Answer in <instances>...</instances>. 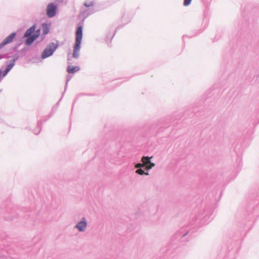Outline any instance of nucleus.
<instances>
[{
    "label": "nucleus",
    "mask_w": 259,
    "mask_h": 259,
    "mask_svg": "<svg viewBox=\"0 0 259 259\" xmlns=\"http://www.w3.org/2000/svg\"><path fill=\"white\" fill-rule=\"evenodd\" d=\"M59 45L53 42H50L41 53L40 58L41 59H46L53 55L56 50L58 49Z\"/></svg>",
    "instance_id": "obj_7"
},
{
    "label": "nucleus",
    "mask_w": 259,
    "mask_h": 259,
    "mask_svg": "<svg viewBox=\"0 0 259 259\" xmlns=\"http://www.w3.org/2000/svg\"><path fill=\"white\" fill-rule=\"evenodd\" d=\"M80 70L79 66L68 65L67 67V71L69 74H73Z\"/></svg>",
    "instance_id": "obj_17"
},
{
    "label": "nucleus",
    "mask_w": 259,
    "mask_h": 259,
    "mask_svg": "<svg viewBox=\"0 0 259 259\" xmlns=\"http://www.w3.org/2000/svg\"><path fill=\"white\" fill-rule=\"evenodd\" d=\"M95 4L96 3L94 1H92L90 3H89L88 1H85L83 5L84 6V7L87 8H90L91 7L94 6L95 5Z\"/></svg>",
    "instance_id": "obj_26"
},
{
    "label": "nucleus",
    "mask_w": 259,
    "mask_h": 259,
    "mask_svg": "<svg viewBox=\"0 0 259 259\" xmlns=\"http://www.w3.org/2000/svg\"><path fill=\"white\" fill-rule=\"evenodd\" d=\"M17 32H13L10 33L6 38H5L2 42L0 43V50L3 49L6 45L12 42L16 38Z\"/></svg>",
    "instance_id": "obj_12"
},
{
    "label": "nucleus",
    "mask_w": 259,
    "mask_h": 259,
    "mask_svg": "<svg viewBox=\"0 0 259 259\" xmlns=\"http://www.w3.org/2000/svg\"><path fill=\"white\" fill-rule=\"evenodd\" d=\"M214 208L212 205L205 206V208L198 212V215L193 217L187 226L181 228L176 231L170 238L171 243L179 242L180 243L188 242L191 240L193 237V230L198 228L202 221H207L213 214Z\"/></svg>",
    "instance_id": "obj_1"
},
{
    "label": "nucleus",
    "mask_w": 259,
    "mask_h": 259,
    "mask_svg": "<svg viewBox=\"0 0 259 259\" xmlns=\"http://www.w3.org/2000/svg\"><path fill=\"white\" fill-rule=\"evenodd\" d=\"M30 46H31L25 45V46L23 49L19 51V53L22 57L25 56L26 55L27 52L30 50Z\"/></svg>",
    "instance_id": "obj_21"
},
{
    "label": "nucleus",
    "mask_w": 259,
    "mask_h": 259,
    "mask_svg": "<svg viewBox=\"0 0 259 259\" xmlns=\"http://www.w3.org/2000/svg\"><path fill=\"white\" fill-rule=\"evenodd\" d=\"M130 221L131 220L128 217L124 216L122 218L120 219V223L126 228V234L125 235H126L127 238L131 237L132 234H131V232L134 229L133 224L132 223H128V222Z\"/></svg>",
    "instance_id": "obj_10"
},
{
    "label": "nucleus",
    "mask_w": 259,
    "mask_h": 259,
    "mask_svg": "<svg viewBox=\"0 0 259 259\" xmlns=\"http://www.w3.org/2000/svg\"><path fill=\"white\" fill-rule=\"evenodd\" d=\"M56 1H57L58 2H62L63 1V0H56Z\"/></svg>",
    "instance_id": "obj_36"
},
{
    "label": "nucleus",
    "mask_w": 259,
    "mask_h": 259,
    "mask_svg": "<svg viewBox=\"0 0 259 259\" xmlns=\"http://www.w3.org/2000/svg\"><path fill=\"white\" fill-rule=\"evenodd\" d=\"M122 157H123V156H121L119 157L118 158H122Z\"/></svg>",
    "instance_id": "obj_37"
},
{
    "label": "nucleus",
    "mask_w": 259,
    "mask_h": 259,
    "mask_svg": "<svg viewBox=\"0 0 259 259\" xmlns=\"http://www.w3.org/2000/svg\"><path fill=\"white\" fill-rule=\"evenodd\" d=\"M112 162L115 163V164H119L120 163H121V160H113L112 161Z\"/></svg>",
    "instance_id": "obj_32"
},
{
    "label": "nucleus",
    "mask_w": 259,
    "mask_h": 259,
    "mask_svg": "<svg viewBox=\"0 0 259 259\" xmlns=\"http://www.w3.org/2000/svg\"><path fill=\"white\" fill-rule=\"evenodd\" d=\"M194 115L198 116L197 111L196 107L186 110L184 112L183 116L186 118L188 117H192ZM182 117L180 114L174 113L172 115L161 118L158 123H154L152 125V128L158 127L159 128H166L170 125H175L177 124L178 122V119H180Z\"/></svg>",
    "instance_id": "obj_2"
},
{
    "label": "nucleus",
    "mask_w": 259,
    "mask_h": 259,
    "mask_svg": "<svg viewBox=\"0 0 259 259\" xmlns=\"http://www.w3.org/2000/svg\"><path fill=\"white\" fill-rule=\"evenodd\" d=\"M25 128L27 129V130H29V128L28 127H27Z\"/></svg>",
    "instance_id": "obj_39"
},
{
    "label": "nucleus",
    "mask_w": 259,
    "mask_h": 259,
    "mask_svg": "<svg viewBox=\"0 0 259 259\" xmlns=\"http://www.w3.org/2000/svg\"><path fill=\"white\" fill-rule=\"evenodd\" d=\"M8 238V235L6 232L4 231H0V241H3Z\"/></svg>",
    "instance_id": "obj_24"
},
{
    "label": "nucleus",
    "mask_w": 259,
    "mask_h": 259,
    "mask_svg": "<svg viewBox=\"0 0 259 259\" xmlns=\"http://www.w3.org/2000/svg\"><path fill=\"white\" fill-rule=\"evenodd\" d=\"M118 156H120V153H119V152L118 153Z\"/></svg>",
    "instance_id": "obj_40"
},
{
    "label": "nucleus",
    "mask_w": 259,
    "mask_h": 259,
    "mask_svg": "<svg viewBox=\"0 0 259 259\" xmlns=\"http://www.w3.org/2000/svg\"><path fill=\"white\" fill-rule=\"evenodd\" d=\"M32 27L33 30L34 34H35L36 38L37 39L40 35L41 29H40V28L36 29L37 25L36 23L33 24L32 25Z\"/></svg>",
    "instance_id": "obj_22"
},
{
    "label": "nucleus",
    "mask_w": 259,
    "mask_h": 259,
    "mask_svg": "<svg viewBox=\"0 0 259 259\" xmlns=\"http://www.w3.org/2000/svg\"><path fill=\"white\" fill-rule=\"evenodd\" d=\"M52 114H51L49 115H48L46 118L41 119V120H39L37 121V126L39 128V130L37 133H36L35 130H34L33 133L35 135H37L40 132L41 128H42V123L44 122H46L48 120H49L50 118V117L52 116Z\"/></svg>",
    "instance_id": "obj_16"
},
{
    "label": "nucleus",
    "mask_w": 259,
    "mask_h": 259,
    "mask_svg": "<svg viewBox=\"0 0 259 259\" xmlns=\"http://www.w3.org/2000/svg\"><path fill=\"white\" fill-rule=\"evenodd\" d=\"M152 157L147 156V176L149 175L148 170L154 167L155 164L151 162V160Z\"/></svg>",
    "instance_id": "obj_19"
},
{
    "label": "nucleus",
    "mask_w": 259,
    "mask_h": 259,
    "mask_svg": "<svg viewBox=\"0 0 259 259\" xmlns=\"http://www.w3.org/2000/svg\"><path fill=\"white\" fill-rule=\"evenodd\" d=\"M94 95L93 94H85V93H82L81 94L78 95V97L80 96H93Z\"/></svg>",
    "instance_id": "obj_31"
},
{
    "label": "nucleus",
    "mask_w": 259,
    "mask_h": 259,
    "mask_svg": "<svg viewBox=\"0 0 259 259\" xmlns=\"http://www.w3.org/2000/svg\"><path fill=\"white\" fill-rule=\"evenodd\" d=\"M192 0H184L183 5L184 6H188L191 3Z\"/></svg>",
    "instance_id": "obj_28"
},
{
    "label": "nucleus",
    "mask_w": 259,
    "mask_h": 259,
    "mask_svg": "<svg viewBox=\"0 0 259 259\" xmlns=\"http://www.w3.org/2000/svg\"><path fill=\"white\" fill-rule=\"evenodd\" d=\"M143 163L138 162L136 164L135 168L137 169L136 172L140 175H144L145 173L146 156H143L142 158Z\"/></svg>",
    "instance_id": "obj_11"
},
{
    "label": "nucleus",
    "mask_w": 259,
    "mask_h": 259,
    "mask_svg": "<svg viewBox=\"0 0 259 259\" xmlns=\"http://www.w3.org/2000/svg\"><path fill=\"white\" fill-rule=\"evenodd\" d=\"M71 77H72V76H71V75H67L65 88H64V92H65V91L67 88L68 83L69 81V80L71 79Z\"/></svg>",
    "instance_id": "obj_27"
},
{
    "label": "nucleus",
    "mask_w": 259,
    "mask_h": 259,
    "mask_svg": "<svg viewBox=\"0 0 259 259\" xmlns=\"http://www.w3.org/2000/svg\"><path fill=\"white\" fill-rule=\"evenodd\" d=\"M126 16L125 14H124L122 17L121 20L122 22H124V24L123 25H119L114 30V32L112 34L110 32H108L105 38V41L108 44L109 47H111L110 44H111V40L115 35L116 31L117 30L122 28L124 25L130 22L132 17H128L127 19H126Z\"/></svg>",
    "instance_id": "obj_6"
},
{
    "label": "nucleus",
    "mask_w": 259,
    "mask_h": 259,
    "mask_svg": "<svg viewBox=\"0 0 259 259\" xmlns=\"http://www.w3.org/2000/svg\"><path fill=\"white\" fill-rule=\"evenodd\" d=\"M22 39L23 44L26 46H31L37 39L32 26L24 32Z\"/></svg>",
    "instance_id": "obj_5"
},
{
    "label": "nucleus",
    "mask_w": 259,
    "mask_h": 259,
    "mask_svg": "<svg viewBox=\"0 0 259 259\" xmlns=\"http://www.w3.org/2000/svg\"><path fill=\"white\" fill-rule=\"evenodd\" d=\"M88 226V222L85 217L81 219V220L75 226V228L79 232H84Z\"/></svg>",
    "instance_id": "obj_14"
},
{
    "label": "nucleus",
    "mask_w": 259,
    "mask_h": 259,
    "mask_svg": "<svg viewBox=\"0 0 259 259\" xmlns=\"http://www.w3.org/2000/svg\"><path fill=\"white\" fill-rule=\"evenodd\" d=\"M83 37L81 27L78 28L75 32V43L73 45V57L78 59L79 57V52L81 48V41Z\"/></svg>",
    "instance_id": "obj_4"
},
{
    "label": "nucleus",
    "mask_w": 259,
    "mask_h": 259,
    "mask_svg": "<svg viewBox=\"0 0 259 259\" xmlns=\"http://www.w3.org/2000/svg\"><path fill=\"white\" fill-rule=\"evenodd\" d=\"M48 34L47 33H44V32L42 33V34H40V40L38 41L37 43H38L41 41H42L43 40H44L45 39V37H46V35Z\"/></svg>",
    "instance_id": "obj_29"
},
{
    "label": "nucleus",
    "mask_w": 259,
    "mask_h": 259,
    "mask_svg": "<svg viewBox=\"0 0 259 259\" xmlns=\"http://www.w3.org/2000/svg\"><path fill=\"white\" fill-rule=\"evenodd\" d=\"M27 211V208H18L9 201H6L1 206L0 213L3 215L4 219L7 221H13L18 216L26 217L29 216V214L24 215V213Z\"/></svg>",
    "instance_id": "obj_3"
},
{
    "label": "nucleus",
    "mask_w": 259,
    "mask_h": 259,
    "mask_svg": "<svg viewBox=\"0 0 259 259\" xmlns=\"http://www.w3.org/2000/svg\"><path fill=\"white\" fill-rule=\"evenodd\" d=\"M51 27V23H48L47 22L42 23L41 24V28H42V32H44V33H46L48 34L50 32Z\"/></svg>",
    "instance_id": "obj_18"
},
{
    "label": "nucleus",
    "mask_w": 259,
    "mask_h": 259,
    "mask_svg": "<svg viewBox=\"0 0 259 259\" xmlns=\"http://www.w3.org/2000/svg\"><path fill=\"white\" fill-rule=\"evenodd\" d=\"M13 53H10L9 52V53H6V54H3L4 55V58H6V59H9L10 58H11V55H10V54H12Z\"/></svg>",
    "instance_id": "obj_30"
},
{
    "label": "nucleus",
    "mask_w": 259,
    "mask_h": 259,
    "mask_svg": "<svg viewBox=\"0 0 259 259\" xmlns=\"http://www.w3.org/2000/svg\"><path fill=\"white\" fill-rule=\"evenodd\" d=\"M77 98L75 100V101H74V102L72 104V110L73 109V107L74 106V103H75V102L77 100Z\"/></svg>",
    "instance_id": "obj_35"
},
{
    "label": "nucleus",
    "mask_w": 259,
    "mask_h": 259,
    "mask_svg": "<svg viewBox=\"0 0 259 259\" xmlns=\"http://www.w3.org/2000/svg\"><path fill=\"white\" fill-rule=\"evenodd\" d=\"M11 58H13L12 60L15 62H16V61H17L20 57H22L19 53L17 52H15L14 55H11Z\"/></svg>",
    "instance_id": "obj_25"
},
{
    "label": "nucleus",
    "mask_w": 259,
    "mask_h": 259,
    "mask_svg": "<svg viewBox=\"0 0 259 259\" xmlns=\"http://www.w3.org/2000/svg\"><path fill=\"white\" fill-rule=\"evenodd\" d=\"M15 62L11 60L9 63L7 65V67L4 70L0 69V83L3 80V78L7 75L8 72L13 68L15 65Z\"/></svg>",
    "instance_id": "obj_13"
},
{
    "label": "nucleus",
    "mask_w": 259,
    "mask_h": 259,
    "mask_svg": "<svg viewBox=\"0 0 259 259\" xmlns=\"http://www.w3.org/2000/svg\"><path fill=\"white\" fill-rule=\"evenodd\" d=\"M4 58V55L3 54H0V60Z\"/></svg>",
    "instance_id": "obj_34"
},
{
    "label": "nucleus",
    "mask_w": 259,
    "mask_h": 259,
    "mask_svg": "<svg viewBox=\"0 0 259 259\" xmlns=\"http://www.w3.org/2000/svg\"><path fill=\"white\" fill-rule=\"evenodd\" d=\"M2 91V89H1V90H0V93H1Z\"/></svg>",
    "instance_id": "obj_41"
},
{
    "label": "nucleus",
    "mask_w": 259,
    "mask_h": 259,
    "mask_svg": "<svg viewBox=\"0 0 259 259\" xmlns=\"http://www.w3.org/2000/svg\"><path fill=\"white\" fill-rule=\"evenodd\" d=\"M89 10H85L81 12L78 15V18L80 19L79 22L77 23L76 30L77 31L78 28L79 27H81L82 33H83V27L84 24V20L91 14H92L94 13V12H89Z\"/></svg>",
    "instance_id": "obj_9"
},
{
    "label": "nucleus",
    "mask_w": 259,
    "mask_h": 259,
    "mask_svg": "<svg viewBox=\"0 0 259 259\" xmlns=\"http://www.w3.org/2000/svg\"><path fill=\"white\" fill-rule=\"evenodd\" d=\"M121 241H124L125 240H124L123 238H122V239H121Z\"/></svg>",
    "instance_id": "obj_38"
},
{
    "label": "nucleus",
    "mask_w": 259,
    "mask_h": 259,
    "mask_svg": "<svg viewBox=\"0 0 259 259\" xmlns=\"http://www.w3.org/2000/svg\"><path fill=\"white\" fill-rule=\"evenodd\" d=\"M252 200L253 201L254 205L256 204L255 206H253L252 207V209H253L252 213H255L256 214H258L259 212L257 209L259 207V192L257 196H252Z\"/></svg>",
    "instance_id": "obj_15"
},
{
    "label": "nucleus",
    "mask_w": 259,
    "mask_h": 259,
    "mask_svg": "<svg viewBox=\"0 0 259 259\" xmlns=\"http://www.w3.org/2000/svg\"><path fill=\"white\" fill-rule=\"evenodd\" d=\"M21 43H18L16 44L13 47L10 49V53L17 52L19 53L20 50H18L19 47L21 45Z\"/></svg>",
    "instance_id": "obj_23"
},
{
    "label": "nucleus",
    "mask_w": 259,
    "mask_h": 259,
    "mask_svg": "<svg viewBox=\"0 0 259 259\" xmlns=\"http://www.w3.org/2000/svg\"><path fill=\"white\" fill-rule=\"evenodd\" d=\"M64 93L65 92L64 91L63 93H62V97L61 98V99L58 101V102L56 103V106H58L59 105V102L60 101V100L62 99L64 94Z\"/></svg>",
    "instance_id": "obj_33"
},
{
    "label": "nucleus",
    "mask_w": 259,
    "mask_h": 259,
    "mask_svg": "<svg viewBox=\"0 0 259 259\" xmlns=\"http://www.w3.org/2000/svg\"><path fill=\"white\" fill-rule=\"evenodd\" d=\"M250 121L252 122V125L255 126L259 123V109L256 111V113L253 115V117L250 119Z\"/></svg>",
    "instance_id": "obj_20"
},
{
    "label": "nucleus",
    "mask_w": 259,
    "mask_h": 259,
    "mask_svg": "<svg viewBox=\"0 0 259 259\" xmlns=\"http://www.w3.org/2000/svg\"><path fill=\"white\" fill-rule=\"evenodd\" d=\"M58 6L56 2L49 3L46 8V15L49 18L55 17L58 11Z\"/></svg>",
    "instance_id": "obj_8"
}]
</instances>
